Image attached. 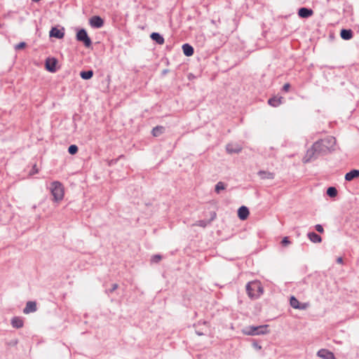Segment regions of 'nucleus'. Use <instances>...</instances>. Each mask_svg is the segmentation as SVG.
<instances>
[{
    "label": "nucleus",
    "instance_id": "nucleus-28",
    "mask_svg": "<svg viewBox=\"0 0 359 359\" xmlns=\"http://www.w3.org/2000/svg\"><path fill=\"white\" fill-rule=\"evenodd\" d=\"M68 151L72 155L76 154L78 152V147L72 144L69 147Z\"/></svg>",
    "mask_w": 359,
    "mask_h": 359
},
{
    "label": "nucleus",
    "instance_id": "nucleus-22",
    "mask_svg": "<svg viewBox=\"0 0 359 359\" xmlns=\"http://www.w3.org/2000/svg\"><path fill=\"white\" fill-rule=\"evenodd\" d=\"M164 131V128L163 126H156L152 130V135L154 137H158L161 135Z\"/></svg>",
    "mask_w": 359,
    "mask_h": 359
},
{
    "label": "nucleus",
    "instance_id": "nucleus-35",
    "mask_svg": "<svg viewBox=\"0 0 359 359\" xmlns=\"http://www.w3.org/2000/svg\"><path fill=\"white\" fill-rule=\"evenodd\" d=\"M306 308H307L306 304H299V307H298L297 309L305 310Z\"/></svg>",
    "mask_w": 359,
    "mask_h": 359
},
{
    "label": "nucleus",
    "instance_id": "nucleus-24",
    "mask_svg": "<svg viewBox=\"0 0 359 359\" xmlns=\"http://www.w3.org/2000/svg\"><path fill=\"white\" fill-rule=\"evenodd\" d=\"M80 75H81V77L83 79H90L93 75V72L91 70L81 72L80 73Z\"/></svg>",
    "mask_w": 359,
    "mask_h": 359
},
{
    "label": "nucleus",
    "instance_id": "nucleus-29",
    "mask_svg": "<svg viewBox=\"0 0 359 359\" xmlns=\"http://www.w3.org/2000/svg\"><path fill=\"white\" fill-rule=\"evenodd\" d=\"M27 44L25 42H20L17 44L15 47V50H21L24 49L26 47Z\"/></svg>",
    "mask_w": 359,
    "mask_h": 359
},
{
    "label": "nucleus",
    "instance_id": "nucleus-16",
    "mask_svg": "<svg viewBox=\"0 0 359 359\" xmlns=\"http://www.w3.org/2000/svg\"><path fill=\"white\" fill-rule=\"evenodd\" d=\"M340 36L344 40H349L353 37V32L351 29H343L341 31Z\"/></svg>",
    "mask_w": 359,
    "mask_h": 359
},
{
    "label": "nucleus",
    "instance_id": "nucleus-6",
    "mask_svg": "<svg viewBox=\"0 0 359 359\" xmlns=\"http://www.w3.org/2000/svg\"><path fill=\"white\" fill-rule=\"evenodd\" d=\"M317 355L323 359H334V353L327 349L322 348L317 352Z\"/></svg>",
    "mask_w": 359,
    "mask_h": 359
},
{
    "label": "nucleus",
    "instance_id": "nucleus-17",
    "mask_svg": "<svg viewBox=\"0 0 359 359\" xmlns=\"http://www.w3.org/2000/svg\"><path fill=\"white\" fill-rule=\"evenodd\" d=\"M267 325L254 326V332H257V335L264 334L268 332Z\"/></svg>",
    "mask_w": 359,
    "mask_h": 359
},
{
    "label": "nucleus",
    "instance_id": "nucleus-38",
    "mask_svg": "<svg viewBox=\"0 0 359 359\" xmlns=\"http://www.w3.org/2000/svg\"><path fill=\"white\" fill-rule=\"evenodd\" d=\"M192 77H194V76L191 74L189 75V79H192Z\"/></svg>",
    "mask_w": 359,
    "mask_h": 359
},
{
    "label": "nucleus",
    "instance_id": "nucleus-23",
    "mask_svg": "<svg viewBox=\"0 0 359 359\" xmlns=\"http://www.w3.org/2000/svg\"><path fill=\"white\" fill-rule=\"evenodd\" d=\"M226 184L222 182H219L215 185V191L217 194H219L222 190H224L226 189Z\"/></svg>",
    "mask_w": 359,
    "mask_h": 359
},
{
    "label": "nucleus",
    "instance_id": "nucleus-25",
    "mask_svg": "<svg viewBox=\"0 0 359 359\" xmlns=\"http://www.w3.org/2000/svg\"><path fill=\"white\" fill-rule=\"evenodd\" d=\"M290 304L292 308L297 309V308L299 307L300 303L297 299L292 296L290 297Z\"/></svg>",
    "mask_w": 359,
    "mask_h": 359
},
{
    "label": "nucleus",
    "instance_id": "nucleus-18",
    "mask_svg": "<svg viewBox=\"0 0 359 359\" xmlns=\"http://www.w3.org/2000/svg\"><path fill=\"white\" fill-rule=\"evenodd\" d=\"M308 237L310 241L314 243H320L322 241L321 237L315 232L309 233Z\"/></svg>",
    "mask_w": 359,
    "mask_h": 359
},
{
    "label": "nucleus",
    "instance_id": "nucleus-12",
    "mask_svg": "<svg viewBox=\"0 0 359 359\" xmlns=\"http://www.w3.org/2000/svg\"><path fill=\"white\" fill-rule=\"evenodd\" d=\"M36 310V305L34 302H28L25 308L23 310L25 313H29L31 312H34Z\"/></svg>",
    "mask_w": 359,
    "mask_h": 359
},
{
    "label": "nucleus",
    "instance_id": "nucleus-30",
    "mask_svg": "<svg viewBox=\"0 0 359 359\" xmlns=\"http://www.w3.org/2000/svg\"><path fill=\"white\" fill-rule=\"evenodd\" d=\"M281 244L283 246H287L288 245H290V241H289L288 237H287V236L284 237L281 241Z\"/></svg>",
    "mask_w": 359,
    "mask_h": 359
},
{
    "label": "nucleus",
    "instance_id": "nucleus-2",
    "mask_svg": "<svg viewBox=\"0 0 359 359\" xmlns=\"http://www.w3.org/2000/svg\"><path fill=\"white\" fill-rule=\"evenodd\" d=\"M50 190L55 202H60L64 198L65 191L62 184L57 181L51 183Z\"/></svg>",
    "mask_w": 359,
    "mask_h": 359
},
{
    "label": "nucleus",
    "instance_id": "nucleus-11",
    "mask_svg": "<svg viewBox=\"0 0 359 359\" xmlns=\"http://www.w3.org/2000/svg\"><path fill=\"white\" fill-rule=\"evenodd\" d=\"M250 214L249 210L245 206H241L238 210V216L241 220H245L248 218Z\"/></svg>",
    "mask_w": 359,
    "mask_h": 359
},
{
    "label": "nucleus",
    "instance_id": "nucleus-15",
    "mask_svg": "<svg viewBox=\"0 0 359 359\" xmlns=\"http://www.w3.org/2000/svg\"><path fill=\"white\" fill-rule=\"evenodd\" d=\"M282 97H273L268 100V103L269 105L276 107L282 103Z\"/></svg>",
    "mask_w": 359,
    "mask_h": 359
},
{
    "label": "nucleus",
    "instance_id": "nucleus-8",
    "mask_svg": "<svg viewBox=\"0 0 359 359\" xmlns=\"http://www.w3.org/2000/svg\"><path fill=\"white\" fill-rule=\"evenodd\" d=\"M313 14V10L305 7L301 8L298 11V15L302 18H307Z\"/></svg>",
    "mask_w": 359,
    "mask_h": 359
},
{
    "label": "nucleus",
    "instance_id": "nucleus-13",
    "mask_svg": "<svg viewBox=\"0 0 359 359\" xmlns=\"http://www.w3.org/2000/svg\"><path fill=\"white\" fill-rule=\"evenodd\" d=\"M358 177H359V170H352L345 175V180L346 181H351L354 178H356Z\"/></svg>",
    "mask_w": 359,
    "mask_h": 359
},
{
    "label": "nucleus",
    "instance_id": "nucleus-31",
    "mask_svg": "<svg viewBox=\"0 0 359 359\" xmlns=\"http://www.w3.org/2000/svg\"><path fill=\"white\" fill-rule=\"evenodd\" d=\"M209 223H210V221L207 222V221H205V220H201V221L198 222L197 225H198L200 226L205 227L207 226V224H209Z\"/></svg>",
    "mask_w": 359,
    "mask_h": 359
},
{
    "label": "nucleus",
    "instance_id": "nucleus-32",
    "mask_svg": "<svg viewBox=\"0 0 359 359\" xmlns=\"http://www.w3.org/2000/svg\"><path fill=\"white\" fill-rule=\"evenodd\" d=\"M161 259V256H160V255H154V257H152V258H151V262H152L157 263V262H158Z\"/></svg>",
    "mask_w": 359,
    "mask_h": 359
},
{
    "label": "nucleus",
    "instance_id": "nucleus-26",
    "mask_svg": "<svg viewBox=\"0 0 359 359\" xmlns=\"http://www.w3.org/2000/svg\"><path fill=\"white\" fill-rule=\"evenodd\" d=\"M327 194L330 197H335L337 195V190L335 187H330L327 189Z\"/></svg>",
    "mask_w": 359,
    "mask_h": 359
},
{
    "label": "nucleus",
    "instance_id": "nucleus-20",
    "mask_svg": "<svg viewBox=\"0 0 359 359\" xmlns=\"http://www.w3.org/2000/svg\"><path fill=\"white\" fill-rule=\"evenodd\" d=\"M12 325L16 328H20L23 326V320L19 317H15L12 320Z\"/></svg>",
    "mask_w": 359,
    "mask_h": 359
},
{
    "label": "nucleus",
    "instance_id": "nucleus-14",
    "mask_svg": "<svg viewBox=\"0 0 359 359\" xmlns=\"http://www.w3.org/2000/svg\"><path fill=\"white\" fill-rule=\"evenodd\" d=\"M183 53L187 56H191L194 54V48L189 43H184L182 46Z\"/></svg>",
    "mask_w": 359,
    "mask_h": 359
},
{
    "label": "nucleus",
    "instance_id": "nucleus-7",
    "mask_svg": "<svg viewBox=\"0 0 359 359\" xmlns=\"http://www.w3.org/2000/svg\"><path fill=\"white\" fill-rule=\"evenodd\" d=\"M65 32L63 29H58L57 27H53L50 32V36L55 37L57 39H62L64 37Z\"/></svg>",
    "mask_w": 359,
    "mask_h": 359
},
{
    "label": "nucleus",
    "instance_id": "nucleus-39",
    "mask_svg": "<svg viewBox=\"0 0 359 359\" xmlns=\"http://www.w3.org/2000/svg\"><path fill=\"white\" fill-rule=\"evenodd\" d=\"M197 334H198V335H201V334H201V333H200V332H197Z\"/></svg>",
    "mask_w": 359,
    "mask_h": 359
},
{
    "label": "nucleus",
    "instance_id": "nucleus-36",
    "mask_svg": "<svg viewBox=\"0 0 359 359\" xmlns=\"http://www.w3.org/2000/svg\"><path fill=\"white\" fill-rule=\"evenodd\" d=\"M337 263L342 264L343 263V259L342 257H338L337 259Z\"/></svg>",
    "mask_w": 359,
    "mask_h": 359
},
{
    "label": "nucleus",
    "instance_id": "nucleus-40",
    "mask_svg": "<svg viewBox=\"0 0 359 359\" xmlns=\"http://www.w3.org/2000/svg\"><path fill=\"white\" fill-rule=\"evenodd\" d=\"M334 359H336V358L334 357Z\"/></svg>",
    "mask_w": 359,
    "mask_h": 359
},
{
    "label": "nucleus",
    "instance_id": "nucleus-1",
    "mask_svg": "<svg viewBox=\"0 0 359 359\" xmlns=\"http://www.w3.org/2000/svg\"><path fill=\"white\" fill-rule=\"evenodd\" d=\"M336 139L332 136H327L324 139L316 141L311 147L306 150L302 158V163H309L316 160L319 156L326 155L334 150Z\"/></svg>",
    "mask_w": 359,
    "mask_h": 359
},
{
    "label": "nucleus",
    "instance_id": "nucleus-5",
    "mask_svg": "<svg viewBox=\"0 0 359 359\" xmlns=\"http://www.w3.org/2000/svg\"><path fill=\"white\" fill-rule=\"evenodd\" d=\"M57 60L55 57H48L46 60V69L50 72L57 71Z\"/></svg>",
    "mask_w": 359,
    "mask_h": 359
},
{
    "label": "nucleus",
    "instance_id": "nucleus-33",
    "mask_svg": "<svg viewBox=\"0 0 359 359\" xmlns=\"http://www.w3.org/2000/svg\"><path fill=\"white\" fill-rule=\"evenodd\" d=\"M315 229L319 233H323V231H324L323 230V227L320 224H316V226H315Z\"/></svg>",
    "mask_w": 359,
    "mask_h": 359
},
{
    "label": "nucleus",
    "instance_id": "nucleus-4",
    "mask_svg": "<svg viewBox=\"0 0 359 359\" xmlns=\"http://www.w3.org/2000/svg\"><path fill=\"white\" fill-rule=\"evenodd\" d=\"M76 39L78 41L83 42L87 48L90 47L92 44L91 40L85 29H81L77 32Z\"/></svg>",
    "mask_w": 359,
    "mask_h": 359
},
{
    "label": "nucleus",
    "instance_id": "nucleus-37",
    "mask_svg": "<svg viewBox=\"0 0 359 359\" xmlns=\"http://www.w3.org/2000/svg\"><path fill=\"white\" fill-rule=\"evenodd\" d=\"M192 77H194V76L191 74L189 75V79H192Z\"/></svg>",
    "mask_w": 359,
    "mask_h": 359
},
{
    "label": "nucleus",
    "instance_id": "nucleus-9",
    "mask_svg": "<svg viewBox=\"0 0 359 359\" xmlns=\"http://www.w3.org/2000/svg\"><path fill=\"white\" fill-rule=\"evenodd\" d=\"M226 149L229 154H238L241 151L242 147L238 144H228Z\"/></svg>",
    "mask_w": 359,
    "mask_h": 359
},
{
    "label": "nucleus",
    "instance_id": "nucleus-34",
    "mask_svg": "<svg viewBox=\"0 0 359 359\" xmlns=\"http://www.w3.org/2000/svg\"><path fill=\"white\" fill-rule=\"evenodd\" d=\"M290 88V85L289 83H286L284 84V86H283V90L285 91V92H287Z\"/></svg>",
    "mask_w": 359,
    "mask_h": 359
},
{
    "label": "nucleus",
    "instance_id": "nucleus-21",
    "mask_svg": "<svg viewBox=\"0 0 359 359\" xmlns=\"http://www.w3.org/2000/svg\"><path fill=\"white\" fill-rule=\"evenodd\" d=\"M259 175L262 178V179H269V180H272L274 178V174L272 173V172H265V171H259Z\"/></svg>",
    "mask_w": 359,
    "mask_h": 359
},
{
    "label": "nucleus",
    "instance_id": "nucleus-10",
    "mask_svg": "<svg viewBox=\"0 0 359 359\" xmlns=\"http://www.w3.org/2000/svg\"><path fill=\"white\" fill-rule=\"evenodd\" d=\"M90 23L92 27L99 28L102 27L104 21L99 16H93L90 18Z\"/></svg>",
    "mask_w": 359,
    "mask_h": 359
},
{
    "label": "nucleus",
    "instance_id": "nucleus-19",
    "mask_svg": "<svg viewBox=\"0 0 359 359\" xmlns=\"http://www.w3.org/2000/svg\"><path fill=\"white\" fill-rule=\"evenodd\" d=\"M151 38L152 40L155 41L159 45H162L164 43V39L158 33H152L151 34Z\"/></svg>",
    "mask_w": 359,
    "mask_h": 359
},
{
    "label": "nucleus",
    "instance_id": "nucleus-3",
    "mask_svg": "<svg viewBox=\"0 0 359 359\" xmlns=\"http://www.w3.org/2000/svg\"><path fill=\"white\" fill-rule=\"evenodd\" d=\"M246 291L250 297L254 298L259 296V294L262 292V289L259 283L251 282L247 284Z\"/></svg>",
    "mask_w": 359,
    "mask_h": 359
},
{
    "label": "nucleus",
    "instance_id": "nucleus-27",
    "mask_svg": "<svg viewBox=\"0 0 359 359\" xmlns=\"http://www.w3.org/2000/svg\"><path fill=\"white\" fill-rule=\"evenodd\" d=\"M254 326H249L243 330V333L246 335L254 336L257 335V332H254Z\"/></svg>",
    "mask_w": 359,
    "mask_h": 359
}]
</instances>
